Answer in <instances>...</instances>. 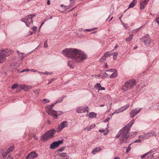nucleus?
I'll use <instances>...</instances> for the list:
<instances>
[{"label": "nucleus", "instance_id": "15", "mask_svg": "<svg viewBox=\"0 0 159 159\" xmlns=\"http://www.w3.org/2000/svg\"><path fill=\"white\" fill-rule=\"evenodd\" d=\"M21 21L24 22L26 25L27 26L29 27L30 25V23L28 21L29 20V18L26 16L25 18H22L20 20Z\"/></svg>", "mask_w": 159, "mask_h": 159}, {"label": "nucleus", "instance_id": "46", "mask_svg": "<svg viewBox=\"0 0 159 159\" xmlns=\"http://www.w3.org/2000/svg\"><path fill=\"white\" fill-rule=\"evenodd\" d=\"M120 136V132H119V133L115 136V138L116 139H118Z\"/></svg>", "mask_w": 159, "mask_h": 159}, {"label": "nucleus", "instance_id": "17", "mask_svg": "<svg viewBox=\"0 0 159 159\" xmlns=\"http://www.w3.org/2000/svg\"><path fill=\"white\" fill-rule=\"evenodd\" d=\"M111 55V54H110L109 52H106L105 53L104 55L100 59V61L102 62L103 61L106 59L107 57L110 56Z\"/></svg>", "mask_w": 159, "mask_h": 159}, {"label": "nucleus", "instance_id": "57", "mask_svg": "<svg viewBox=\"0 0 159 159\" xmlns=\"http://www.w3.org/2000/svg\"><path fill=\"white\" fill-rule=\"evenodd\" d=\"M47 4L48 5H49L50 4V0H48L47 2Z\"/></svg>", "mask_w": 159, "mask_h": 159}, {"label": "nucleus", "instance_id": "60", "mask_svg": "<svg viewBox=\"0 0 159 159\" xmlns=\"http://www.w3.org/2000/svg\"><path fill=\"white\" fill-rule=\"evenodd\" d=\"M107 131H108V132H107V133H104V135H107V134H108V132H109V131L108 130H107Z\"/></svg>", "mask_w": 159, "mask_h": 159}, {"label": "nucleus", "instance_id": "56", "mask_svg": "<svg viewBox=\"0 0 159 159\" xmlns=\"http://www.w3.org/2000/svg\"><path fill=\"white\" fill-rule=\"evenodd\" d=\"M31 71H32V72H38V71H37V70H34V69H31L30 70Z\"/></svg>", "mask_w": 159, "mask_h": 159}, {"label": "nucleus", "instance_id": "61", "mask_svg": "<svg viewBox=\"0 0 159 159\" xmlns=\"http://www.w3.org/2000/svg\"><path fill=\"white\" fill-rule=\"evenodd\" d=\"M45 21H44L43 23H42L40 27V28H41V27L42 26V25L44 24Z\"/></svg>", "mask_w": 159, "mask_h": 159}, {"label": "nucleus", "instance_id": "59", "mask_svg": "<svg viewBox=\"0 0 159 159\" xmlns=\"http://www.w3.org/2000/svg\"><path fill=\"white\" fill-rule=\"evenodd\" d=\"M34 139L37 140L38 139V137L37 136L35 135L34 136Z\"/></svg>", "mask_w": 159, "mask_h": 159}, {"label": "nucleus", "instance_id": "8", "mask_svg": "<svg viewBox=\"0 0 159 159\" xmlns=\"http://www.w3.org/2000/svg\"><path fill=\"white\" fill-rule=\"evenodd\" d=\"M63 140H59L55 141L52 143L50 145V148L51 149H55L58 147L61 144L63 143Z\"/></svg>", "mask_w": 159, "mask_h": 159}, {"label": "nucleus", "instance_id": "12", "mask_svg": "<svg viewBox=\"0 0 159 159\" xmlns=\"http://www.w3.org/2000/svg\"><path fill=\"white\" fill-rule=\"evenodd\" d=\"M38 154L34 152H32L29 153L27 156L26 159H33L37 157Z\"/></svg>", "mask_w": 159, "mask_h": 159}, {"label": "nucleus", "instance_id": "2", "mask_svg": "<svg viewBox=\"0 0 159 159\" xmlns=\"http://www.w3.org/2000/svg\"><path fill=\"white\" fill-rule=\"evenodd\" d=\"M134 122V120H132L119 131V132H120V141L122 142L121 143H126L128 142L127 140L129 136L128 133L131 126Z\"/></svg>", "mask_w": 159, "mask_h": 159}, {"label": "nucleus", "instance_id": "4", "mask_svg": "<svg viewBox=\"0 0 159 159\" xmlns=\"http://www.w3.org/2000/svg\"><path fill=\"white\" fill-rule=\"evenodd\" d=\"M55 133V130L54 129H52L41 136V140L44 142L46 141L53 138Z\"/></svg>", "mask_w": 159, "mask_h": 159}, {"label": "nucleus", "instance_id": "23", "mask_svg": "<svg viewBox=\"0 0 159 159\" xmlns=\"http://www.w3.org/2000/svg\"><path fill=\"white\" fill-rule=\"evenodd\" d=\"M36 16L35 14H30L27 16V17L29 18V20H30V23H33V20L32 18Z\"/></svg>", "mask_w": 159, "mask_h": 159}, {"label": "nucleus", "instance_id": "53", "mask_svg": "<svg viewBox=\"0 0 159 159\" xmlns=\"http://www.w3.org/2000/svg\"><path fill=\"white\" fill-rule=\"evenodd\" d=\"M110 119V118L107 117L104 121V122H108Z\"/></svg>", "mask_w": 159, "mask_h": 159}, {"label": "nucleus", "instance_id": "27", "mask_svg": "<svg viewBox=\"0 0 159 159\" xmlns=\"http://www.w3.org/2000/svg\"><path fill=\"white\" fill-rule=\"evenodd\" d=\"M129 104H127L126 105H125L122 107H121L120 109L122 111H123L125 110L126 109H127L128 107H129Z\"/></svg>", "mask_w": 159, "mask_h": 159}, {"label": "nucleus", "instance_id": "6", "mask_svg": "<svg viewBox=\"0 0 159 159\" xmlns=\"http://www.w3.org/2000/svg\"><path fill=\"white\" fill-rule=\"evenodd\" d=\"M11 53V51L10 49L1 50L0 51V62L4 61L6 57L9 56Z\"/></svg>", "mask_w": 159, "mask_h": 159}, {"label": "nucleus", "instance_id": "18", "mask_svg": "<svg viewBox=\"0 0 159 159\" xmlns=\"http://www.w3.org/2000/svg\"><path fill=\"white\" fill-rule=\"evenodd\" d=\"M70 1V4L68 6H64L66 9H68L75 4V1L74 0H71V1Z\"/></svg>", "mask_w": 159, "mask_h": 159}, {"label": "nucleus", "instance_id": "30", "mask_svg": "<svg viewBox=\"0 0 159 159\" xmlns=\"http://www.w3.org/2000/svg\"><path fill=\"white\" fill-rule=\"evenodd\" d=\"M9 153V152L7 151L6 152H2V155L4 158H6V157Z\"/></svg>", "mask_w": 159, "mask_h": 159}, {"label": "nucleus", "instance_id": "40", "mask_svg": "<svg viewBox=\"0 0 159 159\" xmlns=\"http://www.w3.org/2000/svg\"><path fill=\"white\" fill-rule=\"evenodd\" d=\"M141 27H140V28H138V29L134 30L132 31V33H136L139 31V30Z\"/></svg>", "mask_w": 159, "mask_h": 159}, {"label": "nucleus", "instance_id": "42", "mask_svg": "<svg viewBox=\"0 0 159 159\" xmlns=\"http://www.w3.org/2000/svg\"><path fill=\"white\" fill-rule=\"evenodd\" d=\"M34 92L36 94H38L39 93V90L38 89H35L34 90Z\"/></svg>", "mask_w": 159, "mask_h": 159}, {"label": "nucleus", "instance_id": "32", "mask_svg": "<svg viewBox=\"0 0 159 159\" xmlns=\"http://www.w3.org/2000/svg\"><path fill=\"white\" fill-rule=\"evenodd\" d=\"M111 55H113V59L114 60H115L116 59L117 57L118 56V53L117 52L113 53L112 54H111Z\"/></svg>", "mask_w": 159, "mask_h": 159}, {"label": "nucleus", "instance_id": "48", "mask_svg": "<svg viewBox=\"0 0 159 159\" xmlns=\"http://www.w3.org/2000/svg\"><path fill=\"white\" fill-rule=\"evenodd\" d=\"M116 70L115 69H110L109 70H106V71H110L111 72H113Z\"/></svg>", "mask_w": 159, "mask_h": 159}, {"label": "nucleus", "instance_id": "10", "mask_svg": "<svg viewBox=\"0 0 159 159\" xmlns=\"http://www.w3.org/2000/svg\"><path fill=\"white\" fill-rule=\"evenodd\" d=\"M142 109V108H139L137 109L135 108L134 109H132L130 112V117L133 118L134 117L139 113Z\"/></svg>", "mask_w": 159, "mask_h": 159}, {"label": "nucleus", "instance_id": "21", "mask_svg": "<svg viewBox=\"0 0 159 159\" xmlns=\"http://www.w3.org/2000/svg\"><path fill=\"white\" fill-rule=\"evenodd\" d=\"M87 116H89V117L91 118H93L96 117L97 114L94 112H91L87 114Z\"/></svg>", "mask_w": 159, "mask_h": 159}, {"label": "nucleus", "instance_id": "36", "mask_svg": "<svg viewBox=\"0 0 159 159\" xmlns=\"http://www.w3.org/2000/svg\"><path fill=\"white\" fill-rule=\"evenodd\" d=\"M150 152H151V151H149L146 153H145L144 154L142 155L141 157L142 158H143L145 157Z\"/></svg>", "mask_w": 159, "mask_h": 159}, {"label": "nucleus", "instance_id": "34", "mask_svg": "<svg viewBox=\"0 0 159 159\" xmlns=\"http://www.w3.org/2000/svg\"><path fill=\"white\" fill-rule=\"evenodd\" d=\"M18 84H14L12 85L11 88L12 89H14L17 88L18 87Z\"/></svg>", "mask_w": 159, "mask_h": 159}, {"label": "nucleus", "instance_id": "13", "mask_svg": "<svg viewBox=\"0 0 159 159\" xmlns=\"http://www.w3.org/2000/svg\"><path fill=\"white\" fill-rule=\"evenodd\" d=\"M149 0H141L140 2V9L141 10L143 9L147 4Z\"/></svg>", "mask_w": 159, "mask_h": 159}, {"label": "nucleus", "instance_id": "25", "mask_svg": "<svg viewBox=\"0 0 159 159\" xmlns=\"http://www.w3.org/2000/svg\"><path fill=\"white\" fill-rule=\"evenodd\" d=\"M95 127V124H93V125H91L85 128L84 130H86L87 131H90L91 129L94 128Z\"/></svg>", "mask_w": 159, "mask_h": 159}, {"label": "nucleus", "instance_id": "7", "mask_svg": "<svg viewBox=\"0 0 159 159\" xmlns=\"http://www.w3.org/2000/svg\"><path fill=\"white\" fill-rule=\"evenodd\" d=\"M156 135V133L155 132H150L141 135L139 136V137L143 139H146Z\"/></svg>", "mask_w": 159, "mask_h": 159}, {"label": "nucleus", "instance_id": "62", "mask_svg": "<svg viewBox=\"0 0 159 159\" xmlns=\"http://www.w3.org/2000/svg\"><path fill=\"white\" fill-rule=\"evenodd\" d=\"M105 67H106V68H108V65H107V63H105Z\"/></svg>", "mask_w": 159, "mask_h": 159}, {"label": "nucleus", "instance_id": "29", "mask_svg": "<svg viewBox=\"0 0 159 159\" xmlns=\"http://www.w3.org/2000/svg\"><path fill=\"white\" fill-rule=\"evenodd\" d=\"M15 146L14 145L11 146L7 150L9 153L12 152L14 149Z\"/></svg>", "mask_w": 159, "mask_h": 159}, {"label": "nucleus", "instance_id": "44", "mask_svg": "<svg viewBox=\"0 0 159 159\" xmlns=\"http://www.w3.org/2000/svg\"><path fill=\"white\" fill-rule=\"evenodd\" d=\"M155 21L158 24L159 27V16L156 19Z\"/></svg>", "mask_w": 159, "mask_h": 159}, {"label": "nucleus", "instance_id": "64", "mask_svg": "<svg viewBox=\"0 0 159 159\" xmlns=\"http://www.w3.org/2000/svg\"><path fill=\"white\" fill-rule=\"evenodd\" d=\"M104 106V104H101V105H100L99 106L100 107H103Z\"/></svg>", "mask_w": 159, "mask_h": 159}, {"label": "nucleus", "instance_id": "31", "mask_svg": "<svg viewBox=\"0 0 159 159\" xmlns=\"http://www.w3.org/2000/svg\"><path fill=\"white\" fill-rule=\"evenodd\" d=\"M117 73L116 72H114L110 76V78H115L117 76Z\"/></svg>", "mask_w": 159, "mask_h": 159}, {"label": "nucleus", "instance_id": "20", "mask_svg": "<svg viewBox=\"0 0 159 159\" xmlns=\"http://www.w3.org/2000/svg\"><path fill=\"white\" fill-rule=\"evenodd\" d=\"M102 149L100 147H97L94 149L92 152V153L95 154L101 150Z\"/></svg>", "mask_w": 159, "mask_h": 159}, {"label": "nucleus", "instance_id": "39", "mask_svg": "<svg viewBox=\"0 0 159 159\" xmlns=\"http://www.w3.org/2000/svg\"><path fill=\"white\" fill-rule=\"evenodd\" d=\"M150 39V37H149L148 34H146L143 37L144 40L146 39Z\"/></svg>", "mask_w": 159, "mask_h": 159}, {"label": "nucleus", "instance_id": "19", "mask_svg": "<svg viewBox=\"0 0 159 159\" xmlns=\"http://www.w3.org/2000/svg\"><path fill=\"white\" fill-rule=\"evenodd\" d=\"M94 87L95 88H98L99 90H105V89L104 87H102L99 83H97L96 84L94 85Z\"/></svg>", "mask_w": 159, "mask_h": 159}, {"label": "nucleus", "instance_id": "16", "mask_svg": "<svg viewBox=\"0 0 159 159\" xmlns=\"http://www.w3.org/2000/svg\"><path fill=\"white\" fill-rule=\"evenodd\" d=\"M58 155L60 157H65L66 159H71L67 155L66 152L58 153Z\"/></svg>", "mask_w": 159, "mask_h": 159}, {"label": "nucleus", "instance_id": "38", "mask_svg": "<svg viewBox=\"0 0 159 159\" xmlns=\"http://www.w3.org/2000/svg\"><path fill=\"white\" fill-rule=\"evenodd\" d=\"M95 29H96V28H92L90 29H85V30H84V31H88V32H90L92 31L93 30Z\"/></svg>", "mask_w": 159, "mask_h": 159}, {"label": "nucleus", "instance_id": "50", "mask_svg": "<svg viewBox=\"0 0 159 159\" xmlns=\"http://www.w3.org/2000/svg\"><path fill=\"white\" fill-rule=\"evenodd\" d=\"M141 141L140 139H139L138 140H135L134 143H140L141 142Z\"/></svg>", "mask_w": 159, "mask_h": 159}, {"label": "nucleus", "instance_id": "24", "mask_svg": "<svg viewBox=\"0 0 159 159\" xmlns=\"http://www.w3.org/2000/svg\"><path fill=\"white\" fill-rule=\"evenodd\" d=\"M136 3L137 1L135 0H133L129 5L128 8L133 7Z\"/></svg>", "mask_w": 159, "mask_h": 159}, {"label": "nucleus", "instance_id": "52", "mask_svg": "<svg viewBox=\"0 0 159 159\" xmlns=\"http://www.w3.org/2000/svg\"><path fill=\"white\" fill-rule=\"evenodd\" d=\"M17 54H18L19 56H20V54H21V55H24V53H20V52H19L18 51H17Z\"/></svg>", "mask_w": 159, "mask_h": 159}, {"label": "nucleus", "instance_id": "35", "mask_svg": "<svg viewBox=\"0 0 159 159\" xmlns=\"http://www.w3.org/2000/svg\"><path fill=\"white\" fill-rule=\"evenodd\" d=\"M65 148L66 147H62L60 148H59V149H58L57 150V152H62L63 151L65 150Z\"/></svg>", "mask_w": 159, "mask_h": 159}, {"label": "nucleus", "instance_id": "22", "mask_svg": "<svg viewBox=\"0 0 159 159\" xmlns=\"http://www.w3.org/2000/svg\"><path fill=\"white\" fill-rule=\"evenodd\" d=\"M151 41L152 40L151 39H146L144 40L143 42L147 47H149L150 46V43H151Z\"/></svg>", "mask_w": 159, "mask_h": 159}, {"label": "nucleus", "instance_id": "9", "mask_svg": "<svg viewBox=\"0 0 159 159\" xmlns=\"http://www.w3.org/2000/svg\"><path fill=\"white\" fill-rule=\"evenodd\" d=\"M76 112L78 113L85 112L86 111L89 112L88 107L87 106H81L76 108Z\"/></svg>", "mask_w": 159, "mask_h": 159}, {"label": "nucleus", "instance_id": "45", "mask_svg": "<svg viewBox=\"0 0 159 159\" xmlns=\"http://www.w3.org/2000/svg\"><path fill=\"white\" fill-rule=\"evenodd\" d=\"M37 28L36 26H34L31 29L34 32H35L36 31Z\"/></svg>", "mask_w": 159, "mask_h": 159}, {"label": "nucleus", "instance_id": "51", "mask_svg": "<svg viewBox=\"0 0 159 159\" xmlns=\"http://www.w3.org/2000/svg\"><path fill=\"white\" fill-rule=\"evenodd\" d=\"M7 159H13V158L11 156L9 155L7 156Z\"/></svg>", "mask_w": 159, "mask_h": 159}, {"label": "nucleus", "instance_id": "63", "mask_svg": "<svg viewBox=\"0 0 159 159\" xmlns=\"http://www.w3.org/2000/svg\"><path fill=\"white\" fill-rule=\"evenodd\" d=\"M113 159H120V158L118 157H116L114 158Z\"/></svg>", "mask_w": 159, "mask_h": 159}, {"label": "nucleus", "instance_id": "14", "mask_svg": "<svg viewBox=\"0 0 159 159\" xmlns=\"http://www.w3.org/2000/svg\"><path fill=\"white\" fill-rule=\"evenodd\" d=\"M20 86L21 89H24L25 91H27L28 89H31L32 88V86L27 85H21Z\"/></svg>", "mask_w": 159, "mask_h": 159}, {"label": "nucleus", "instance_id": "33", "mask_svg": "<svg viewBox=\"0 0 159 159\" xmlns=\"http://www.w3.org/2000/svg\"><path fill=\"white\" fill-rule=\"evenodd\" d=\"M122 112V111L121 110L120 108H119V109H118L117 110H116L114 111V112L112 114V115H113L115 113V114H118L119 113L121 112Z\"/></svg>", "mask_w": 159, "mask_h": 159}, {"label": "nucleus", "instance_id": "37", "mask_svg": "<svg viewBox=\"0 0 159 159\" xmlns=\"http://www.w3.org/2000/svg\"><path fill=\"white\" fill-rule=\"evenodd\" d=\"M44 103H48L50 102V100L49 99L44 98L43 99Z\"/></svg>", "mask_w": 159, "mask_h": 159}, {"label": "nucleus", "instance_id": "54", "mask_svg": "<svg viewBox=\"0 0 159 159\" xmlns=\"http://www.w3.org/2000/svg\"><path fill=\"white\" fill-rule=\"evenodd\" d=\"M50 74V73H49V72H45L44 73V75H49Z\"/></svg>", "mask_w": 159, "mask_h": 159}, {"label": "nucleus", "instance_id": "26", "mask_svg": "<svg viewBox=\"0 0 159 159\" xmlns=\"http://www.w3.org/2000/svg\"><path fill=\"white\" fill-rule=\"evenodd\" d=\"M68 65L70 68H73L75 66L72 61H69L68 62Z\"/></svg>", "mask_w": 159, "mask_h": 159}, {"label": "nucleus", "instance_id": "3", "mask_svg": "<svg viewBox=\"0 0 159 159\" xmlns=\"http://www.w3.org/2000/svg\"><path fill=\"white\" fill-rule=\"evenodd\" d=\"M65 97L63 96L60 98L56 101L55 103L50 106L45 107L46 111L48 115H52L53 116H57L63 114V113L62 111H55L52 109V108L56 104L61 102Z\"/></svg>", "mask_w": 159, "mask_h": 159}, {"label": "nucleus", "instance_id": "1", "mask_svg": "<svg viewBox=\"0 0 159 159\" xmlns=\"http://www.w3.org/2000/svg\"><path fill=\"white\" fill-rule=\"evenodd\" d=\"M62 53L75 63L82 62L87 57V54L84 52L74 48H66L62 51Z\"/></svg>", "mask_w": 159, "mask_h": 159}, {"label": "nucleus", "instance_id": "47", "mask_svg": "<svg viewBox=\"0 0 159 159\" xmlns=\"http://www.w3.org/2000/svg\"><path fill=\"white\" fill-rule=\"evenodd\" d=\"M30 70V69H29L28 68H26V69H24V70H23L21 71V72H25V71H29V70Z\"/></svg>", "mask_w": 159, "mask_h": 159}, {"label": "nucleus", "instance_id": "41", "mask_svg": "<svg viewBox=\"0 0 159 159\" xmlns=\"http://www.w3.org/2000/svg\"><path fill=\"white\" fill-rule=\"evenodd\" d=\"M132 143H131L129 145V146L128 147H127V149L126 150V153H128L129 152L131 148L130 147V146L131 144Z\"/></svg>", "mask_w": 159, "mask_h": 159}, {"label": "nucleus", "instance_id": "49", "mask_svg": "<svg viewBox=\"0 0 159 159\" xmlns=\"http://www.w3.org/2000/svg\"><path fill=\"white\" fill-rule=\"evenodd\" d=\"M122 25L124 27H125V28H128V25L127 24L123 23Z\"/></svg>", "mask_w": 159, "mask_h": 159}, {"label": "nucleus", "instance_id": "11", "mask_svg": "<svg viewBox=\"0 0 159 159\" xmlns=\"http://www.w3.org/2000/svg\"><path fill=\"white\" fill-rule=\"evenodd\" d=\"M68 124V123L67 121H63L58 126L57 130V131L59 132L61 131L63 129L67 127Z\"/></svg>", "mask_w": 159, "mask_h": 159}, {"label": "nucleus", "instance_id": "43", "mask_svg": "<svg viewBox=\"0 0 159 159\" xmlns=\"http://www.w3.org/2000/svg\"><path fill=\"white\" fill-rule=\"evenodd\" d=\"M43 47L45 48H47L48 47V45L47 43V41L46 40L44 43Z\"/></svg>", "mask_w": 159, "mask_h": 159}, {"label": "nucleus", "instance_id": "55", "mask_svg": "<svg viewBox=\"0 0 159 159\" xmlns=\"http://www.w3.org/2000/svg\"><path fill=\"white\" fill-rule=\"evenodd\" d=\"M27 57V55H24L22 56L21 57H21V59H23L25 57Z\"/></svg>", "mask_w": 159, "mask_h": 159}, {"label": "nucleus", "instance_id": "28", "mask_svg": "<svg viewBox=\"0 0 159 159\" xmlns=\"http://www.w3.org/2000/svg\"><path fill=\"white\" fill-rule=\"evenodd\" d=\"M133 36V34H130L129 37L126 38L125 40L128 42H130L132 39Z\"/></svg>", "mask_w": 159, "mask_h": 159}, {"label": "nucleus", "instance_id": "58", "mask_svg": "<svg viewBox=\"0 0 159 159\" xmlns=\"http://www.w3.org/2000/svg\"><path fill=\"white\" fill-rule=\"evenodd\" d=\"M104 129H99V132H100L102 133L104 131Z\"/></svg>", "mask_w": 159, "mask_h": 159}, {"label": "nucleus", "instance_id": "5", "mask_svg": "<svg viewBox=\"0 0 159 159\" xmlns=\"http://www.w3.org/2000/svg\"><path fill=\"white\" fill-rule=\"evenodd\" d=\"M136 83L135 79H133L127 81L123 87V89L126 91L128 90L132 89L136 85Z\"/></svg>", "mask_w": 159, "mask_h": 159}]
</instances>
